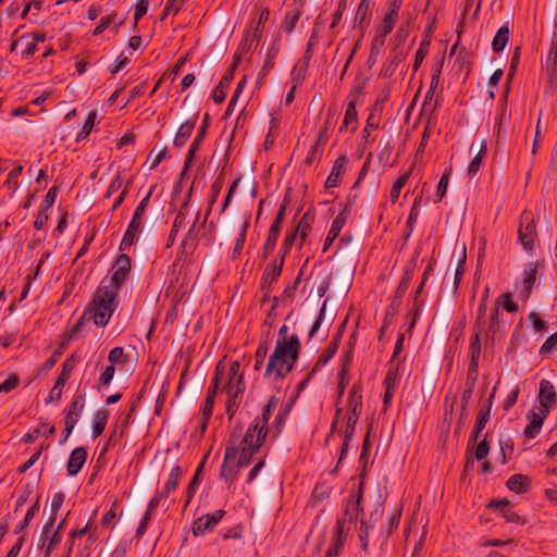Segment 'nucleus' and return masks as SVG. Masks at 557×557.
<instances>
[{"label":"nucleus","instance_id":"1","mask_svg":"<svg viewBox=\"0 0 557 557\" xmlns=\"http://www.w3.org/2000/svg\"><path fill=\"white\" fill-rule=\"evenodd\" d=\"M132 268V260L129 256L121 253L117 256L113 267L112 275L109 278L108 285L104 281L101 282L91 299V308L95 312V325L104 326L108 324L110 318L115 311L119 300V292L121 286L126 281Z\"/></svg>","mask_w":557,"mask_h":557},{"label":"nucleus","instance_id":"2","mask_svg":"<svg viewBox=\"0 0 557 557\" xmlns=\"http://www.w3.org/2000/svg\"><path fill=\"white\" fill-rule=\"evenodd\" d=\"M301 349L300 338L297 334H289V327L283 325L277 333L273 352L269 357L264 376L273 381H282L290 373L299 358Z\"/></svg>","mask_w":557,"mask_h":557},{"label":"nucleus","instance_id":"3","mask_svg":"<svg viewBox=\"0 0 557 557\" xmlns=\"http://www.w3.org/2000/svg\"><path fill=\"white\" fill-rule=\"evenodd\" d=\"M362 500V484L359 486L358 496L356 500H349L346 505L345 512L342 518L337 519L333 542L326 550L325 557H336L341 554L344 543L346 541L347 533L349 531V524L354 519L358 518L360 509V503Z\"/></svg>","mask_w":557,"mask_h":557},{"label":"nucleus","instance_id":"4","mask_svg":"<svg viewBox=\"0 0 557 557\" xmlns=\"http://www.w3.org/2000/svg\"><path fill=\"white\" fill-rule=\"evenodd\" d=\"M534 224L528 223L525 226L524 232V252H528L530 255H533L534 250V240L533 236L535 235L534 232ZM536 259L534 261H530L528 263V268L524 269V301L529 298L531 289L536 281V275H542V272L544 270V257L541 253V256H537L534 253Z\"/></svg>","mask_w":557,"mask_h":557},{"label":"nucleus","instance_id":"5","mask_svg":"<svg viewBox=\"0 0 557 557\" xmlns=\"http://www.w3.org/2000/svg\"><path fill=\"white\" fill-rule=\"evenodd\" d=\"M156 186H151L147 195L140 200V202L137 205L133 218L124 233V236L122 238V242L120 244L119 249L121 251L129 248L136 240H137V234L141 228V219L145 214V211L149 205L150 197L154 190Z\"/></svg>","mask_w":557,"mask_h":557},{"label":"nucleus","instance_id":"6","mask_svg":"<svg viewBox=\"0 0 557 557\" xmlns=\"http://www.w3.org/2000/svg\"><path fill=\"white\" fill-rule=\"evenodd\" d=\"M238 447L234 441L225 447L224 459L220 469V479L230 487L236 481L240 467L235 462L238 455Z\"/></svg>","mask_w":557,"mask_h":557},{"label":"nucleus","instance_id":"7","mask_svg":"<svg viewBox=\"0 0 557 557\" xmlns=\"http://www.w3.org/2000/svg\"><path fill=\"white\" fill-rule=\"evenodd\" d=\"M227 394L226 414L232 420L239 407V399L245 392L244 376L239 375L235 383H226L222 388Z\"/></svg>","mask_w":557,"mask_h":557},{"label":"nucleus","instance_id":"8","mask_svg":"<svg viewBox=\"0 0 557 557\" xmlns=\"http://www.w3.org/2000/svg\"><path fill=\"white\" fill-rule=\"evenodd\" d=\"M76 357L75 355H71L65 359V361L62 364V370L57 377V381L51 388L48 398L45 400L46 405H48L52 400L59 401L62 396V389L70 379L74 368H75Z\"/></svg>","mask_w":557,"mask_h":557},{"label":"nucleus","instance_id":"9","mask_svg":"<svg viewBox=\"0 0 557 557\" xmlns=\"http://www.w3.org/2000/svg\"><path fill=\"white\" fill-rule=\"evenodd\" d=\"M225 510L218 509L212 513L199 517L193 523V534L195 536H201L206 532L212 531L221 521V519L225 516Z\"/></svg>","mask_w":557,"mask_h":557},{"label":"nucleus","instance_id":"10","mask_svg":"<svg viewBox=\"0 0 557 557\" xmlns=\"http://www.w3.org/2000/svg\"><path fill=\"white\" fill-rule=\"evenodd\" d=\"M494 391H495V388L493 389V393L490 395L487 403L484 406H482L479 410L476 422L473 426V430H472L470 438H469V445L476 443L479 436L483 432V430L490 419L491 408H492L493 398H494Z\"/></svg>","mask_w":557,"mask_h":557},{"label":"nucleus","instance_id":"11","mask_svg":"<svg viewBox=\"0 0 557 557\" xmlns=\"http://www.w3.org/2000/svg\"><path fill=\"white\" fill-rule=\"evenodd\" d=\"M539 399L540 409H543L544 412H549L550 408L556 405V391L550 381L543 379L540 382Z\"/></svg>","mask_w":557,"mask_h":557},{"label":"nucleus","instance_id":"12","mask_svg":"<svg viewBox=\"0 0 557 557\" xmlns=\"http://www.w3.org/2000/svg\"><path fill=\"white\" fill-rule=\"evenodd\" d=\"M499 310H505L507 312H517L519 310V305L512 300V294L507 292V293H504L502 294L498 298H497V301H496V308L494 309L492 315H491V320H492V323L490 325V331L494 334L495 333V330H494V324L495 322L497 321L498 319V313H499Z\"/></svg>","mask_w":557,"mask_h":557},{"label":"nucleus","instance_id":"13","mask_svg":"<svg viewBox=\"0 0 557 557\" xmlns=\"http://www.w3.org/2000/svg\"><path fill=\"white\" fill-rule=\"evenodd\" d=\"M515 506V502L508 498L503 499H494L488 504V508L494 509L498 513L502 515V517L507 522H519V515L512 510V507Z\"/></svg>","mask_w":557,"mask_h":557},{"label":"nucleus","instance_id":"14","mask_svg":"<svg viewBox=\"0 0 557 557\" xmlns=\"http://www.w3.org/2000/svg\"><path fill=\"white\" fill-rule=\"evenodd\" d=\"M262 445H263V433L261 435L259 434L258 438L255 440V445H250V446L237 445L239 451L237 455L238 458L235 459V462L240 468L248 467L252 461V457L260 450Z\"/></svg>","mask_w":557,"mask_h":557},{"label":"nucleus","instance_id":"15","mask_svg":"<svg viewBox=\"0 0 557 557\" xmlns=\"http://www.w3.org/2000/svg\"><path fill=\"white\" fill-rule=\"evenodd\" d=\"M282 270V262L276 260L267 264L260 281V287L262 290H267V295L271 290V285L281 276Z\"/></svg>","mask_w":557,"mask_h":557},{"label":"nucleus","instance_id":"16","mask_svg":"<svg viewBox=\"0 0 557 557\" xmlns=\"http://www.w3.org/2000/svg\"><path fill=\"white\" fill-rule=\"evenodd\" d=\"M347 163L348 159L345 154L339 156L335 160L331 173L325 181V188H334L341 185L342 175L346 172Z\"/></svg>","mask_w":557,"mask_h":557},{"label":"nucleus","instance_id":"17","mask_svg":"<svg viewBox=\"0 0 557 557\" xmlns=\"http://www.w3.org/2000/svg\"><path fill=\"white\" fill-rule=\"evenodd\" d=\"M475 151V154L473 157V159L471 160L469 166H468V173L469 175H475L481 166H482V163H483V159L485 158L486 153H487V144H486V140H481L480 143H472L471 147H470V152H473Z\"/></svg>","mask_w":557,"mask_h":557},{"label":"nucleus","instance_id":"18","mask_svg":"<svg viewBox=\"0 0 557 557\" xmlns=\"http://www.w3.org/2000/svg\"><path fill=\"white\" fill-rule=\"evenodd\" d=\"M548 413L549 412H544L543 409L540 408L537 412L534 409H532L528 414V419L530 420V422L524 428V436L534 437L541 431L543 422L548 416Z\"/></svg>","mask_w":557,"mask_h":557},{"label":"nucleus","instance_id":"19","mask_svg":"<svg viewBox=\"0 0 557 557\" xmlns=\"http://www.w3.org/2000/svg\"><path fill=\"white\" fill-rule=\"evenodd\" d=\"M87 459V449L77 447L72 450L66 465L69 475H76L83 468Z\"/></svg>","mask_w":557,"mask_h":557},{"label":"nucleus","instance_id":"20","mask_svg":"<svg viewBox=\"0 0 557 557\" xmlns=\"http://www.w3.org/2000/svg\"><path fill=\"white\" fill-rule=\"evenodd\" d=\"M544 67L549 77V86L556 89L557 83L555 82V75L557 73V39L552 41Z\"/></svg>","mask_w":557,"mask_h":557},{"label":"nucleus","instance_id":"21","mask_svg":"<svg viewBox=\"0 0 557 557\" xmlns=\"http://www.w3.org/2000/svg\"><path fill=\"white\" fill-rule=\"evenodd\" d=\"M346 209H344L332 222V225H331V228L327 233V236L324 240V245H323V249L322 251L325 252L330 247L331 245L333 244V242L337 238V236L339 235L342 228L344 227L345 223H346Z\"/></svg>","mask_w":557,"mask_h":557},{"label":"nucleus","instance_id":"22","mask_svg":"<svg viewBox=\"0 0 557 557\" xmlns=\"http://www.w3.org/2000/svg\"><path fill=\"white\" fill-rule=\"evenodd\" d=\"M209 124H210V115H209V113H206L203 116V121L198 129V133L189 147V150L187 153V164L189 162H193L196 151L199 149L200 145L202 144V141L207 135Z\"/></svg>","mask_w":557,"mask_h":557},{"label":"nucleus","instance_id":"23","mask_svg":"<svg viewBox=\"0 0 557 557\" xmlns=\"http://www.w3.org/2000/svg\"><path fill=\"white\" fill-rule=\"evenodd\" d=\"M260 420H253L252 423L246 430L243 438L240 440L239 445L242 446H250L255 445V440L258 438L259 434L263 433V443L265 442L267 435L269 433V429H264L259 426Z\"/></svg>","mask_w":557,"mask_h":557},{"label":"nucleus","instance_id":"24","mask_svg":"<svg viewBox=\"0 0 557 557\" xmlns=\"http://www.w3.org/2000/svg\"><path fill=\"white\" fill-rule=\"evenodd\" d=\"M484 332L483 326L474 327V334L470 339L469 354L470 363L469 366H479L481 356V334Z\"/></svg>","mask_w":557,"mask_h":557},{"label":"nucleus","instance_id":"25","mask_svg":"<svg viewBox=\"0 0 557 557\" xmlns=\"http://www.w3.org/2000/svg\"><path fill=\"white\" fill-rule=\"evenodd\" d=\"M95 312L94 308H91V301L86 307L83 315L76 321V323L66 332L64 333L65 342L75 339L77 337V334L82 331L85 319L88 318V320H92L95 322Z\"/></svg>","mask_w":557,"mask_h":557},{"label":"nucleus","instance_id":"26","mask_svg":"<svg viewBox=\"0 0 557 557\" xmlns=\"http://www.w3.org/2000/svg\"><path fill=\"white\" fill-rule=\"evenodd\" d=\"M196 120L197 117L194 116V119L187 120L178 127V131L176 132V135L173 140V145L175 147L185 146L191 133L194 132V128L196 126Z\"/></svg>","mask_w":557,"mask_h":557},{"label":"nucleus","instance_id":"27","mask_svg":"<svg viewBox=\"0 0 557 557\" xmlns=\"http://www.w3.org/2000/svg\"><path fill=\"white\" fill-rule=\"evenodd\" d=\"M223 186H224V173L221 172L216 176L214 182L211 184L210 194H209V208L206 211V215H205V219H203V221L201 223V226H205L206 221H207L208 216L211 213L212 206L215 203V201H216L221 190L223 189Z\"/></svg>","mask_w":557,"mask_h":557},{"label":"nucleus","instance_id":"28","mask_svg":"<svg viewBox=\"0 0 557 557\" xmlns=\"http://www.w3.org/2000/svg\"><path fill=\"white\" fill-rule=\"evenodd\" d=\"M234 78L232 71H226L222 76L219 85L212 91V99L215 103H222L226 97V90L228 89L231 82Z\"/></svg>","mask_w":557,"mask_h":557},{"label":"nucleus","instance_id":"29","mask_svg":"<svg viewBox=\"0 0 557 557\" xmlns=\"http://www.w3.org/2000/svg\"><path fill=\"white\" fill-rule=\"evenodd\" d=\"M348 410L361 412L362 411V386L360 383L354 384L348 396Z\"/></svg>","mask_w":557,"mask_h":557},{"label":"nucleus","instance_id":"30","mask_svg":"<svg viewBox=\"0 0 557 557\" xmlns=\"http://www.w3.org/2000/svg\"><path fill=\"white\" fill-rule=\"evenodd\" d=\"M509 34H510V29H509L508 24L502 26L497 30V33L494 36L493 41H492V50L494 53H499L505 49V47L509 40Z\"/></svg>","mask_w":557,"mask_h":557},{"label":"nucleus","instance_id":"31","mask_svg":"<svg viewBox=\"0 0 557 557\" xmlns=\"http://www.w3.org/2000/svg\"><path fill=\"white\" fill-rule=\"evenodd\" d=\"M184 475V470L176 463L172 467L169 478L164 485V496L168 497L178 485L180 479Z\"/></svg>","mask_w":557,"mask_h":557},{"label":"nucleus","instance_id":"32","mask_svg":"<svg viewBox=\"0 0 557 557\" xmlns=\"http://www.w3.org/2000/svg\"><path fill=\"white\" fill-rule=\"evenodd\" d=\"M109 418V411L107 409H99L96 411L94 416V423H92V437L97 438L102 434V432L106 429L107 422Z\"/></svg>","mask_w":557,"mask_h":557},{"label":"nucleus","instance_id":"33","mask_svg":"<svg viewBox=\"0 0 557 557\" xmlns=\"http://www.w3.org/2000/svg\"><path fill=\"white\" fill-rule=\"evenodd\" d=\"M224 374H225V366L223 364V361H219L215 366L214 375H213V379L211 380L210 386L208 387L206 397L215 398V395L219 389L220 381L223 379Z\"/></svg>","mask_w":557,"mask_h":557},{"label":"nucleus","instance_id":"34","mask_svg":"<svg viewBox=\"0 0 557 557\" xmlns=\"http://www.w3.org/2000/svg\"><path fill=\"white\" fill-rule=\"evenodd\" d=\"M224 374H225V366L223 364V361H219L215 366L214 375H213V379L211 380L210 386L208 387L206 397L215 398V395L219 389L220 381L223 379Z\"/></svg>","mask_w":557,"mask_h":557},{"label":"nucleus","instance_id":"35","mask_svg":"<svg viewBox=\"0 0 557 557\" xmlns=\"http://www.w3.org/2000/svg\"><path fill=\"white\" fill-rule=\"evenodd\" d=\"M42 428H45L44 434L47 437H50V436H52L55 433V426L54 425H50L49 423L41 422L40 425L37 429H35L32 432L26 433L23 436L22 441L24 443H26V444L34 443L38 438V436L41 434Z\"/></svg>","mask_w":557,"mask_h":557},{"label":"nucleus","instance_id":"36","mask_svg":"<svg viewBox=\"0 0 557 557\" xmlns=\"http://www.w3.org/2000/svg\"><path fill=\"white\" fill-rule=\"evenodd\" d=\"M400 379L399 364L393 362V359L388 362V369L384 379V387L397 388Z\"/></svg>","mask_w":557,"mask_h":557},{"label":"nucleus","instance_id":"37","mask_svg":"<svg viewBox=\"0 0 557 557\" xmlns=\"http://www.w3.org/2000/svg\"><path fill=\"white\" fill-rule=\"evenodd\" d=\"M278 405V398L275 396H272L268 404L263 407L262 413L260 417H257L255 420H260L259 426H262L264 429L268 428L269 420L272 416V412L275 410V408Z\"/></svg>","mask_w":557,"mask_h":557},{"label":"nucleus","instance_id":"38","mask_svg":"<svg viewBox=\"0 0 557 557\" xmlns=\"http://www.w3.org/2000/svg\"><path fill=\"white\" fill-rule=\"evenodd\" d=\"M434 94H435V89H431L429 87L428 91H426V95H425V98H424V101H423V104H422V112L425 113L428 110H430V113H429V119H428V124L431 123V120L432 117L434 116L436 110L441 107V100L440 98L437 97L434 104L432 107L431 106V101L434 97Z\"/></svg>","mask_w":557,"mask_h":557},{"label":"nucleus","instance_id":"39","mask_svg":"<svg viewBox=\"0 0 557 557\" xmlns=\"http://www.w3.org/2000/svg\"><path fill=\"white\" fill-rule=\"evenodd\" d=\"M201 469H202V465H200L196 471V473L194 474V476L191 478L187 488H186V492H185V503H184V509L187 508V506L190 504L195 493H196V490L198 488L199 484H200V472H201Z\"/></svg>","mask_w":557,"mask_h":557},{"label":"nucleus","instance_id":"40","mask_svg":"<svg viewBox=\"0 0 557 557\" xmlns=\"http://www.w3.org/2000/svg\"><path fill=\"white\" fill-rule=\"evenodd\" d=\"M411 171L412 169L408 170L394 182L389 193V198L393 203H395L398 200L403 187L406 185L408 178L411 175Z\"/></svg>","mask_w":557,"mask_h":557},{"label":"nucleus","instance_id":"41","mask_svg":"<svg viewBox=\"0 0 557 557\" xmlns=\"http://www.w3.org/2000/svg\"><path fill=\"white\" fill-rule=\"evenodd\" d=\"M370 0H361L355 15V22L363 27L369 24Z\"/></svg>","mask_w":557,"mask_h":557},{"label":"nucleus","instance_id":"42","mask_svg":"<svg viewBox=\"0 0 557 557\" xmlns=\"http://www.w3.org/2000/svg\"><path fill=\"white\" fill-rule=\"evenodd\" d=\"M338 347L335 343H330L329 346L323 350V352L319 356L313 368L319 371L320 368L327 364V362L334 357Z\"/></svg>","mask_w":557,"mask_h":557},{"label":"nucleus","instance_id":"43","mask_svg":"<svg viewBox=\"0 0 557 557\" xmlns=\"http://www.w3.org/2000/svg\"><path fill=\"white\" fill-rule=\"evenodd\" d=\"M413 278V267H409L406 269L403 278L400 280L394 296L399 297L403 299L404 295L406 294L407 289L410 286V283Z\"/></svg>","mask_w":557,"mask_h":557},{"label":"nucleus","instance_id":"44","mask_svg":"<svg viewBox=\"0 0 557 557\" xmlns=\"http://www.w3.org/2000/svg\"><path fill=\"white\" fill-rule=\"evenodd\" d=\"M301 15L299 10L289 11L285 14V17L281 24V30L292 33Z\"/></svg>","mask_w":557,"mask_h":557},{"label":"nucleus","instance_id":"45","mask_svg":"<svg viewBox=\"0 0 557 557\" xmlns=\"http://www.w3.org/2000/svg\"><path fill=\"white\" fill-rule=\"evenodd\" d=\"M248 227H249V219L246 218L242 224V227L239 230V233H238V236H237L234 249H233V253H232L233 259L237 258V256L240 253V251L245 245Z\"/></svg>","mask_w":557,"mask_h":557},{"label":"nucleus","instance_id":"46","mask_svg":"<svg viewBox=\"0 0 557 557\" xmlns=\"http://www.w3.org/2000/svg\"><path fill=\"white\" fill-rule=\"evenodd\" d=\"M430 44L431 41L428 38L422 39V41L420 42V46L416 52L414 62L412 64L413 72H417L419 70L424 58L429 53Z\"/></svg>","mask_w":557,"mask_h":557},{"label":"nucleus","instance_id":"47","mask_svg":"<svg viewBox=\"0 0 557 557\" xmlns=\"http://www.w3.org/2000/svg\"><path fill=\"white\" fill-rule=\"evenodd\" d=\"M487 298H488V287L485 288L484 294L482 295L478 311H476V321L474 327L483 326L485 327V314L487 311Z\"/></svg>","mask_w":557,"mask_h":557},{"label":"nucleus","instance_id":"48","mask_svg":"<svg viewBox=\"0 0 557 557\" xmlns=\"http://www.w3.org/2000/svg\"><path fill=\"white\" fill-rule=\"evenodd\" d=\"M268 348H269L268 341H261L259 343L257 350L255 352L253 368L256 371H259L262 368L265 357L268 355Z\"/></svg>","mask_w":557,"mask_h":557},{"label":"nucleus","instance_id":"49","mask_svg":"<svg viewBox=\"0 0 557 557\" xmlns=\"http://www.w3.org/2000/svg\"><path fill=\"white\" fill-rule=\"evenodd\" d=\"M96 117H97V112L96 111H90L84 125H83V128L82 131L77 134L76 136V141L79 143L82 141L83 139L87 138L88 135L90 134L94 125H95V121H96Z\"/></svg>","mask_w":557,"mask_h":557},{"label":"nucleus","instance_id":"50","mask_svg":"<svg viewBox=\"0 0 557 557\" xmlns=\"http://www.w3.org/2000/svg\"><path fill=\"white\" fill-rule=\"evenodd\" d=\"M286 208H287V200L284 199V201L281 203V206L278 208V211L276 213L274 221L272 222V224L269 228V231L271 233H275V234L280 235L281 226L284 221V216H285V212H286Z\"/></svg>","mask_w":557,"mask_h":557},{"label":"nucleus","instance_id":"51","mask_svg":"<svg viewBox=\"0 0 557 557\" xmlns=\"http://www.w3.org/2000/svg\"><path fill=\"white\" fill-rule=\"evenodd\" d=\"M286 208H287V200L284 199V201L281 203V206L278 208V211L276 213L274 221L272 222V224L269 228V231L271 233H275V234L280 235L281 226L284 221V216H285V212H286Z\"/></svg>","mask_w":557,"mask_h":557},{"label":"nucleus","instance_id":"52","mask_svg":"<svg viewBox=\"0 0 557 557\" xmlns=\"http://www.w3.org/2000/svg\"><path fill=\"white\" fill-rule=\"evenodd\" d=\"M360 414H361V412L355 411V413H352V411L348 410L345 434H344V435H346L347 440H352L355 430H356V425L358 423Z\"/></svg>","mask_w":557,"mask_h":557},{"label":"nucleus","instance_id":"53","mask_svg":"<svg viewBox=\"0 0 557 557\" xmlns=\"http://www.w3.org/2000/svg\"><path fill=\"white\" fill-rule=\"evenodd\" d=\"M352 351H354V344L350 341L348 343V347H347L346 351L344 352V355L342 357V367H341V370L338 372V376L348 375L349 366H350L351 360H352Z\"/></svg>","mask_w":557,"mask_h":557},{"label":"nucleus","instance_id":"54","mask_svg":"<svg viewBox=\"0 0 557 557\" xmlns=\"http://www.w3.org/2000/svg\"><path fill=\"white\" fill-rule=\"evenodd\" d=\"M499 446L503 455V463H505L506 460L510 459L513 455V441L509 436H502L499 440Z\"/></svg>","mask_w":557,"mask_h":557},{"label":"nucleus","instance_id":"55","mask_svg":"<svg viewBox=\"0 0 557 557\" xmlns=\"http://www.w3.org/2000/svg\"><path fill=\"white\" fill-rule=\"evenodd\" d=\"M357 119H358V114H357V111H356L355 102L350 101L348 103L347 109H346L344 121H343L342 126L339 127V131L343 132L344 128H346L351 123L356 124L357 123Z\"/></svg>","mask_w":557,"mask_h":557},{"label":"nucleus","instance_id":"56","mask_svg":"<svg viewBox=\"0 0 557 557\" xmlns=\"http://www.w3.org/2000/svg\"><path fill=\"white\" fill-rule=\"evenodd\" d=\"M40 504H39V497L36 499V502L33 504V506L27 510L23 521L20 523L16 533L23 531L26 529L30 521L34 519L35 515L39 510Z\"/></svg>","mask_w":557,"mask_h":557},{"label":"nucleus","instance_id":"57","mask_svg":"<svg viewBox=\"0 0 557 557\" xmlns=\"http://www.w3.org/2000/svg\"><path fill=\"white\" fill-rule=\"evenodd\" d=\"M185 216H186L185 212H182V209H180L177 214H176V216H175V219H174V222H173V225H172V230H171V232L169 234V237H168V244H166L168 247H170L173 244L178 227L184 224Z\"/></svg>","mask_w":557,"mask_h":557},{"label":"nucleus","instance_id":"58","mask_svg":"<svg viewBox=\"0 0 557 557\" xmlns=\"http://www.w3.org/2000/svg\"><path fill=\"white\" fill-rule=\"evenodd\" d=\"M20 385V376L16 373H11L9 377L0 383V393L8 394Z\"/></svg>","mask_w":557,"mask_h":557},{"label":"nucleus","instance_id":"59","mask_svg":"<svg viewBox=\"0 0 557 557\" xmlns=\"http://www.w3.org/2000/svg\"><path fill=\"white\" fill-rule=\"evenodd\" d=\"M108 360L110 364L114 366L115 363L124 364L127 362V357L124 355L123 347H114L110 350Z\"/></svg>","mask_w":557,"mask_h":557},{"label":"nucleus","instance_id":"60","mask_svg":"<svg viewBox=\"0 0 557 557\" xmlns=\"http://www.w3.org/2000/svg\"><path fill=\"white\" fill-rule=\"evenodd\" d=\"M84 406H85L84 395L81 393H76V394H74L73 399H72L66 412L82 414Z\"/></svg>","mask_w":557,"mask_h":557},{"label":"nucleus","instance_id":"61","mask_svg":"<svg viewBox=\"0 0 557 557\" xmlns=\"http://www.w3.org/2000/svg\"><path fill=\"white\" fill-rule=\"evenodd\" d=\"M313 222H314V212L312 210H308L302 214L295 231H297V233L299 232V230L309 232L311 230V225Z\"/></svg>","mask_w":557,"mask_h":557},{"label":"nucleus","instance_id":"62","mask_svg":"<svg viewBox=\"0 0 557 557\" xmlns=\"http://www.w3.org/2000/svg\"><path fill=\"white\" fill-rule=\"evenodd\" d=\"M66 347V342L64 341L55 350L54 352L45 361L42 369L44 371L51 370L55 363L59 360V357L62 355L63 350Z\"/></svg>","mask_w":557,"mask_h":557},{"label":"nucleus","instance_id":"63","mask_svg":"<svg viewBox=\"0 0 557 557\" xmlns=\"http://www.w3.org/2000/svg\"><path fill=\"white\" fill-rule=\"evenodd\" d=\"M557 347V331L548 336L540 349V354L543 356L550 355Z\"/></svg>","mask_w":557,"mask_h":557},{"label":"nucleus","instance_id":"64","mask_svg":"<svg viewBox=\"0 0 557 557\" xmlns=\"http://www.w3.org/2000/svg\"><path fill=\"white\" fill-rule=\"evenodd\" d=\"M449 176H450V169L446 170L443 173V175L438 182L437 189H436V196L438 197V200H442L444 198V196L446 195Z\"/></svg>","mask_w":557,"mask_h":557}]
</instances>
